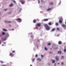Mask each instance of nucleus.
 <instances>
[{"mask_svg":"<svg viewBox=\"0 0 66 66\" xmlns=\"http://www.w3.org/2000/svg\"><path fill=\"white\" fill-rule=\"evenodd\" d=\"M38 3H40V1L39 0H38Z\"/></svg>","mask_w":66,"mask_h":66,"instance_id":"30","label":"nucleus"},{"mask_svg":"<svg viewBox=\"0 0 66 66\" xmlns=\"http://www.w3.org/2000/svg\"><path fill=\"white\" fill-rule=\"evenodd\" d=\"M13 2H14V3H16V2H15V1H13Z\"/></svg>","mask_w":66,"mask_h":66,"instance_id":"38","label":"nucleus"},{"mask_svg":"<svg viewBox=\"0 0 66 66\" xmlns=\"http://www.w3.org/2000/svg\"><path fill=\"white\" fill-rule=\"evenodd\" d=\"M45 50H47V48L46 47L45 48Z\"/></svg>","mask_w":66,"mask_h":66,"instance_id":"27","label":"nucleus"},{"mask_svg":"<svg viewBox=\"0 0 66 66\" xmlns=\"http://www.w3.org/2000/svg\"><path fill=\"white\" fill-rule=\"evenodd\" d=\"M35 60V59H34L33 60H32V62H34V61Z\"/></svg>","mask_w":66,"mask_h":66,"instance_id":"28","label":"nucleus"},{"mask_svg":"<svg viewBox=\"0 0 66 66\" xmlns=\"http://www.w3.org/2000/svg\"><path fill=\"white\" fill-rule=\"evenodd\" d=\"M8 23H11V21H8Z\"/></svg>","mask_w":66,"mask_h":66,"instance_id":"35","label":"nucleus"},{"mask_svg":"<svg viewBox=\"0 0 66 66\" xmlns=\"http://www.w3.org/2000/svg\"><path fill=\"white\" fill-rule=\"evenodd\" d=\"M21 10H22V9H20V11Z\"/></svg>","mask_w":66,"mask_h":66,"instance_id":"46","label":"nucleus"},{"mask_svg":"<svg viewBox=\"0 0 66 66\" xmlns=\"http://www.w3.org/2000/svg\"><path fill=\"white\" fill-rule=\"evenodd\" d=\"M55 30V28H53L52 29V31H54Z\"/></svg>","mask_w":66,"mask_h":66,"instance_id":"17","label":"nucleus"},{"mask_svg":"<svg viewBox=\"0 0 66 66\" xmlns=\"http://www.w3.org/2000/svg\"><path fill=\"white\" fill-rule=\"evenodd\" d=\"M3 31H7V30L5 29H3Z\"/></svg>","mask_w":66,"mask_h":66,"instance_id":"19","label":"nucleus"},{"mask_svg":"<svg viewBox=\"0 0 66 66\" xmlns=\"http://www.w3.org/2000/svg\"><path fill=\"white\" fill-rule=\"evenodd\" d=\"M54 66H56V63H55L54 65Z\"/></svg>","mask_w":66,"mask_h":66,"instance_id":"39","label":"nucleus"},{"mask_svg":"<svg viewBox=\"0 0 66 66\" xmlns=\"http://www.w3.org/2000/svg\"><path fill=\"white\" fill-rule=\"evenodd\" d=\"M59 64H60V63H58V65H59Z\"/></svg>","mask_w":66,"mask_h":66,"instance_id":"48","label":"nucleus"},{"mask_svg":"<svg viewBox=\"0 0 66 66\" xmlns=\"http://www.w3.org/2000/svg\"><path fill=\"white\" fill-rule=\"evenodd\" d=\"M12 30H14V29H12Z\"/></svg>","mask_w":66,"mask_h":66,"instance_id":"45","label":"nucleus"},{"mask_svg":"<svg viewBox=\"0 0 66 66\" xmlns=\"http://www.w3.org/2000/svg\"><path fill=\"white\" fill-rule=\"evenodd\" d=\"M57 30H59V28H57Z\"/></svg>","mask_w":66,"mask_h":66,"instance_id":"31","label":"nucleus"},{"mask_svg":"<svg viewBox=\"0 0 66 66\" xmlns=\"http://www.w3.org/2000/svg\"><path fill=\"white\" fill-rule=\"evenodd\" d=\"M64 52H66V49H64Z\"/></svg>","mask_w":66,"mask_h":66,"instance_id":"22","label":"nucleus"},{"mask_svg":"<svg viewBox=\"0 0 66 66\" xmlns=\"http://www.w3.org/2000/svg\"><path fill=\"white\" fill-rule=\"evenodd\" d=\"M7 35H9L8 34H7Z\"/></svg>","mask_w":66,"mask_h":66,"instance_id":"53","label":"nucleus"},{"mask_svg":"<svg viewBox=\"0 0 66 66\" xmlns=\"http://www.w3.org/2000/svg\"><path fill=\"white\" fill-rule=\"evenodd\" d=\"M44 26L47 30H49L50 29V27L47 24H44Z\"/></svg>","mask_w":66,"mask_h":66,"instance_id":"1","label":"nucleus"},{"mask_svg":"<svg viewBox=\"0 0 66 66\" xmlns=\"http://www.w3.org/2000/svg\"><path fill=\"white\" fill-rule=\"evenodd\" d=\"M8 14H11V12H9V13H8Z\"/></svg>","mask_w":66,"mask_h":66,"instance_id":"40","label":"nucleus"},{"mask_svg":"<svg viewBox=\"0 0 66 66\" xmlns=\"http://www.w3.org/2000/svg\"><path fill=\"white\" fill-rule=\"evenodd\" d=\"M37 60H39V61H40L41 60H42L41 59H40L39 58H38V59H37Z\"/></svg>","mask_w":66,"mask_h":66,"instance_id":"21","label":"nucleus"},{"mask_svg":"<svg viewBox=\"0 0 66 66\" xmlns=\"http://www.w3.org/2000/svg\"><path fill=\"white\" fill-rule=\"evenodd\" d=\"M38 42H39V40H38Z\"/></svg>","mask_w":66,"mask_h":66,"instance_id":"52","label":"nucleus"},{"mask_svg":"<svg viewBox=\"0 0 66 66\" xmlns=\"http://www.w3.org/2000/svg\"><path fill=\"white\" fill-rule=\"evenodd\" d=\"M55 58L56 60H57V61H59V57L57 56H56L55 57Z\"/></svg>","mask_w":66,"mask_h":66,"instance_id":"5","label":"nucleus"},{"mask_svg":"<svg viewBox=\"0 0 66 66\" xmlns=\"http://www.w3.org/2000/svg\"><path fill=\"white\" fill-rule=\"evenodd\" d=\"M36 22V20H34L33 21L34 23H35Z\"/></svg>","mask_w":66,"mask_h":66,"instance_id":"10","label":"nucleus"},{"mask_svg":"<svg viewBox=\"0 0 66 66\" xmlns=\"http://www.w3.org/2000/svg\"><path fill=\"white\" fill-rule=\"evenodd\" d=\"M42 2H43V1H42V0H41Z\"/></svg>","mask_w":66,"mask_h":66,"instance_id":"50","label":"nucleus"},{"mask_svg":"<svg viewBox=\"0 0 66 66\" xmlns=\"http://www.w3.org/2000/svg\"><path fill=\"white\" fill-rule=\"evenodd\" d=\"M48 25H49L50 26H51V25H52V24H51V22H50L48 23Z\"/></svg>","mask_w":66,"mask_h":66,"instance_id":"11","label":"nucleus"},{"mask_svg":"<svg viewBox=\"0 0 66 66\" xmlns=\"http://www.w3.org/2000/svg\"><path fill=\"white\" fill-rule=\"evenodd\" d=\"M1 41L0 40V44H1Z\"/></svg>","mask_w":66,"mask_h":66,"instance_id":"41","label":"nucleus"},{"mask_svg":"<svg viewBox=\"0 0 66 66\" xmlns=\"http://www.w3.org/2000/svg\"><path fill=\"white\" fill-rule=\"evenodd\" d=\"M61 57L62 58V59H63V58L64 57H63V56H62Z\"/></svg>","mask_w":66,"mask_h":66,"instance_id":"37","label":"nucleus"},{"mask_svg":"<svg viewBox=\"0 0 66 66\" xmlns=\"http://www.w3.org/2000/svg\"><path fill=\"white\" fill-rule=\"evenodd\" d=\"M50 54H51V52H50Z\"/></svg>","mask_w":66,"mask_h":66,"instance_id":"44","label":"nucleus"},{"mask_svg":"<svg viewBox=\"0 0 66 66\" xmlns=\"http://www.w3.org/2000/svg\"><path fill=\"white\" fill-rule=\"evenodd\" d=\"M37 54H36V55H35V57H37Z\"/></svg>","mask_w":66,"mask_h":66,"instance_id":"29","label":"nucleus"},{"mask_svg":"<svg viewBox=\"0 0 66 66\" xmlns=\"http://www.w3.org/2000/svg\"><path fill=\"white\" fill-rule=\"evenodd\" d=\"M61 64H62V65H63V62H62L61 63Z\"/></svg>","mask_w":66,"mask_h":66,"instance_id":"36","label":"nucleus"},{"mask_svg":"<svg viewBox=\"0 0 66 66\" xmlns=\"http://www.w3.org/2000/svg\"><path fill=\"white\" fill-rule=\"evenodd\" d=\"M9 26H10V27H11V25H10Z\"/></svg>","mask_w":66,"mask_h":66,"instance_id":"47","label":"nucleus"},{"mask_svg":"<svg viewBox=\"0 0 66 66\" xmlns=\"http://www.w3.org/2000/svg\"><path fill=\"white\" fill-rule=\"evenodd\" d=\"M51 45V43H49L48 44V46H50Z\"/></svg>","mask_w":66,"mask_h":66,"instance_id":"23","label":"nucleus"},{"mask_svg":"<svg viewBox=\"0 0 66 66\" xmlns=\"http://www.w3.org/2000/svg\"><path fill=\"white\" fill-rule=\"evenodd\" d=\"M21 3L22 4H24V2H21Z\"/></svg>","mask_w":66,"mask_h":66,"instance_id":"25","label":"nucleus"},{"mask_svg":"<svg viewBox=\"0 0 66 66\" xmlns=\"http://www.w3.org/2000/svg\"><path fill=\"white\" fill-rule=\"evenodd\" d=\"M1 63H3V61H1Z\"/></svg>","mask_w":66,"mask_h":66,"instance_id":"32","label":"nucleus"},{"mask_svg":"<svg viewBox=\"0 0 66 66\" xmlns=\"http://www.w3.org/2000/svg\"><path fill=\"white\" fill-rule=\"evenodd\" d=\"M4 44H6L5 42H4Z\"/></svg>","mask_w":66,"mask_h":66,"instance_id":"42","label":"nucleus"},{"mask_svg":"<svg viewBox=\"0 0 66 66\" xmlns=\"http://www.w3.org/2000/svg\"><path fill=\"white\" fill-rule=\"evenodd\" d=\"M43 56H43V55H41V57H43Z\"/></svg>","mask_w":66,"mask_h":66,"instance_id":"33","label":"nucleus"},{"mask_svg":"<svg viewBox=\"0 0 66 66\" xmlns=\"http://www.w3.org/2000/svg\"><path fill=\"white\" fill-rule=\"evenodd\" d=\"M6 39V38H4V39H3L2 40H3V41H5V40Z\"/></svg>","mask_w":66,"mask_h":66,"instance_id":"18","label":"nucleus"},{"mask_svg":"<svg viewBox=\"0 0 66 66\" xmlns=\"http://www.w3.org/2000/svg\"><path fill=\"white\" fill-rule=\"evenodd\" d=\"M41 24L39 23H38L36 25V26H37L38 27H40V26Z\"/></svg>","mask_w":66,"mask_h":66,"instance_id":"4","label":"nucleus"},{"mask_svg":"<svg viewBox=\"0 0 66 66\" xmlns=\"http://www.w3.org/2000/svg\"><path fill=\"white\" fill-rule=\"evenodd\" d=\"M50 49H51V50L52 49V48H51Z\"/></svg>","mask_w":66,"mask_h":66,"instance_id":"49","label":"nucleus"},{"mask_svg":"<svg viewBox=\"0 0 66 66\" xmlns=\"http://www.w3.org/2000/svg\"><path fill=\"white\" fill-rule=\"evenodd\" d=\"M2 46H4V44H2Z\"/></svg>","mask_w":66,"mask_h":66,"instance_id":"43","label":"nucleus"},{"mask_svg":"<svg viewBox=\"0 0 66 66\" xmlns=\"http://www.w3.org/2000/svg\"><path fill=\"white\" fill-rule=\"evenodd\" d=\"M54 62H55V61H54V60H53L52 61V63H54Z\"/></svg>","mask_w":66,"mask_h":66,"instance_id":"24","label":"nucleus"},{"mask_svg":"<svg viewBox=\"0 0 66 66\" xmlns=\"http://www.w3.org/2000/svg\"><path fill=\"white\" fill-rule=\"evenodd\" d=\"M17 21H19V22H21V19H19V18H18L17 19Z\"/></svg>","mask_w":66,"mask_h":66,"instance_id":"2","label":"nucleus"},{"mask_svg":"<svg viewBox=\"0 0 66 66\" xmlns=\"http://www.w3.org/2000/svg\"><path fill=\"white\" fill-rule=\"evenodd\" d=\"M62 26L63 27H65V25L64 24H62Z\"/></svg>","mask_w":66,"mask_h":66,"instance_id":"16","label":"nucleus"},{"mask_svg":"<svg viewBox=\"0 0 66 66\" xmlns=\"http://www.w3.org/2000/svg\"><path fill=\"white\" fill-rule=\"evenodd\" d=\"M2 33L3 35H5V33L4 32H2Z\"/></svg>","mask_w":66,"mask_h":66,"instance_id":"15","label":"nucleus"},{"mask_svg":"<svg viewBox=\"0 0 66 66\" xmlns=\"http://www.w3.org/2000/svg\"><path fill=\"white\" fill-rule=\"evenodd\" d=\"M12 53H15V51H12Z\"/></svg>","mask_w":66,"mask_h":66,"instance_id":"26","label":"nucleus"},{"mask_svg":"<svg viewBox=\"0 0 66 66\" xmlns=\"http://www.w3.org/2000/svg\"><path fill=\"white\" fill-rule=\"evenodd\" d=\"M62 42L60 41H59V42H58V44H59V45L61 44H62Z\"/></svg>","mask_w":66,"mask_h":66,"instance_id":"8","label":"nucleus"},{"mask_svg":"<svg viewBox=\"0 0 66 66\" xmlns=\"http://www.w3.org/2000/svg\"><path fill=\"white\" fill-rule=\"evenodd\" d=\"M55 24L57 26L59 25V24L57 23H56Z\"/></svg>","mask_w":66,"mask_h":66,"instance_id":"20","label":"nucleus"},{"mask_svg":"<svg viewBox=\"0 0 66 66\" xmlns=\"http://www.w3.org/2000/svg\"><path fill=\"white\" fill-rule=\"evenodd\" d=\"M51 10V8H49L47 9V11H50V10Z\"/></svg>","mask_w":66,"mask_h":66,"instance_id":"9","label":"nucleus"},{"mask_svg":"<svg viewBox=\"0 0 66 66\" xmlns=\"http://www.w3.org/2000/svg\"><path fill=\"white\" fill-rule=\"evenodd\" d=\"M9 55L10 56H12V57H13V56H14V54H13V53H10Z\"/></svg>","mask_w":66,"mask_h":66,"instance_id":"3","label":"nucleus"},{"mask_svg":"<svg viewBox=\"0 0 66 66\" xmlns=\"http://www.w3.org/2000/svg\"><path fill=\"white\" fill-rule=\"evenodd\" d=\"M7 10V9H5V10H4V11H6V10Z\"/></svg>","mask_w":66,"mask_h":66,"instance_id":"34","label":"nucleus"},{"mask_svg":"<svg viewBox=\"0 0 66 66\" xmlns=\"http://www.w3.org/2000/svg\"><path fill=\"white\" fill-rule=\"evenodd\" d=\"M62 21H63V20H62V19H61V20H59V22L60 23H62Z\"/></svg>","mask_w":66,"mask_h":66,"instance_id":"6","label":"nucleus"},{"mask_svg":"<svg viewBox=\"0 0 66 66\" xmlns=\"http://www.w3.org/2000/svg\"><path fill=\"white\" fill-rule=\"evenodd\" d=\"M58 54H61V51H59L58 52Z\"/></svg>","mask_w":66,"mask_h":66,"instance_id":"13","label":"nucleus"},{"mask_svg":"<svg viewBox=\"0 0 66 66\" xmlns=\"http://www.w3.org/2000/svg\"><path fill=\"white\" fill-rule=\"evenodd\" d=\"M30 66H32V65H30Z\"/></svg>","mask_w":66,"mask_h":66,"instance_id":"51","label":"nucleus"},{"mask_svg":"<svg viewBox=\"0 0 66 66\" xmlns=\"http://www.w3.org/2000/svg\"><path fill=\"white\" fill-rule=\"evenodd\" d=\"M53 4V2H51L50 3V5H52Z\"/></svg>","mask_w":66,"mask_h":66,"instance_id":"14","label":"nucleus"},{"mask_svg":"<svg viewBox=\"0 0 66 66\" xmlns=\"http://www.w3.org/2000/svg\"><path fill=\"white\" fill-rule=\"evenodd\" d=\"M13 4H11L9 6H10V7H11V6H13Z\"/></svg>","mask_w":66,"mask_h":66,"instance_id":"12","label":"nucleus"},{"mask_svg":"<svg viewBox=\"0 0 66 66\" xmlns=\"http://www.w3.org/2000/svg\"><path fill=\"white\" fill-rule=\"evenodd\" d=\"M48 20V19H44L43 20V21H47Z\"/></svg>","mask_w":66,"mask_h":66,"instance_id":"7","label":"nucleus"}]
</instances>
